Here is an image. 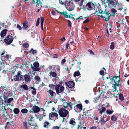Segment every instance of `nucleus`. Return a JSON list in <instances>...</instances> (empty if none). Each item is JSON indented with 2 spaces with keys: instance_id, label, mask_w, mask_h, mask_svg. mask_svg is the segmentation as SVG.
Listing matches in <instances>:
<instances>
[{
  "instance_id": "nucleus-21",
  "label": "nucleus",
  "mask_w": 129,
  "mask_h": 129,
  "mask_svg": "<svg viewBox=\"0 0 129 129\" xmlns=\"http://www.w3.org/2000/svg\"><path fill=\"white\" fill-rule=\"evenodd\" d=\"M50 125V124L47 121H46L44 123V125H43L44 127L47 128H48L49 127Z\"/></svg>"
},
{
  "instance_id": "nucleus-51",
  "label": "nucleus",
  "mask_w": 129,
  "mask_h": 129,
  "mask_svg": "<svg viewBox=\"0 0 129 129\" xmlns=\"http://www.w3.org/2000/svg\"><path fill=\"white\" fill-rule=\"evenodd\" d=\"M100 73L101 75L103 76L104 75V72L103 70L100 71Z\"/></svg>"
},
{
  "instance_id": "nucleus-61",
  "label": "nucleus",
  "mask_w": 129,
  "mask_h": 129,
  "mask_svg": "<svg viewBox=\"0 0 129 129\" xmlns=\"http://www.w3.org/2000/svg\"><path fill=\"white\" fill-rule=\"evenodd\" d=\"M60 40L63 42H64L66 41V39L64 37H63V38L61 39Z\"/></svg>"
},
{
  "instance_id": "nucleus-46",
  "label": "nucleus",
  "mask_w": 129,
  "mask_h": 129,
  "mask_svg": "<svg viewBox=\"0 0 129 129\" xmlns=\"http://www.w3.org/2000/svg\"><path fill=\"white\" fill-rule=\"evenodd\" d=\"M40 18H38L36 22V26H37L39 25L40 23Z\"/></svg>"
},
{
  "instance_id": "nucleus-9",
  "label": "nucleus",
  "mask_w": 129,
  "mask_h": 129,
  "mask_svg": "<svg viewBox=\"0 0 129 129\" xmlns=\"http://www.w3.org/2000/svg\"><path fill=\"white\" fill-rule=\"evenodd\" d=\"M39 63L37 62H35L33 64V66L32 67V69L35 71H38L41 70L39 66Z\"/></svg>"
},
{
  "instance_id": "nucleus-27",
  "label": "nucleus",
  "mask_w": 129,
  "mask_h": 129,
  "mask_svg": "<svg viewBox=\"0 0 129 129\" xmlns=\"http://www.w3.org/2000/svg\"><path fill=\"white\" fill-rule=\"evenodd\" d=\"M13 112L14 113L17 114L19 113L20 112V110L19 109L16 108L14 109L13 110Z\"/></svg>"
},
{
  "instance_id": "nucleus-42",
  "label": "nucleus",
  "mask_w": 129,
  "mask_h": 129,
  "mask_svg": "<svg viewBox=\"0 0 129 129\" xmlns=\"http://www.w3.org/2000/svg\"><path fill=\"white\" fill-rule=\"evenodd\" d=\"M113 112V110H110V109L107 110L106 111V113L108 114H111Z\"/></svg>"
},
{
  "instance_id": "nucleus-37",
  "label": "nucleus",
  "mask_w": 129,
  "mask_h": 129,
  "mask_svg": "<svg viewBox=\"0 0 129 129\" xmlns=\"http://www.w3.org/2000/svg\"><path fill=\"white\" fill-rule=\"evenodd\" d=\"M114 43L113 42H112L111 43V45L110 46V49L113 50L114 49Z\"/></svg>"
},
{
  "instance_id": "nucleus-12",
  "label": "nucleus",
  "mask_w": 129,
  "mask_h": 129,
  "mask_svg": "<svg viewBox=\"0 0 129 129\" xmlns=\"http://www.w3.org/2000/svg\"><path fill=\"white\" fill-rule=\"evenodd\" d=\"M66 84L67 86L70 88L73 87L75 85L74 82L71 81L66 82Z\"/></svg>"
},
{
  "instance_id": "nucleus-29",
  "label": "nucleus",
  "mask_w": 129,
  "mask_h": 129,
  "mask_svg": "<svg viewBox=\"0 0 129 129\" xmlns=\"http://www.w3.org/2000/svg\"><path fill=\"white\" fill-rule=\"evenodd\" d=\"M106 108L105 107H102V109H99V113L100 114H102L103 112L106 110Z\"/></svg>"
},
{
  "instance_id": "nucleus-40",
  "label": "nucleus",
  "mask_w": 129,
  "mask_h": 129,
  "mask_svg": "<svg viewBox=\"0 0 129 129\" xmlns=\"http://www.w3.org/2000/svg\"><path fill=\"white\" fill-rule=\"evenodd\" d=\"M48 92L50 93V95L52 96H53V94L55 93V92H53L52 90L50 89L48 91Z\"/></svg>"
},
{
  "instance_id": "nucleus-36",
  "label": "nucleus",
  "mask_w": 129,
  "mask_h": 129,
  "mask_svg": "<svg viewBox=\"0 0 129 129\" xmlns=\"http://www.w3.org/2000/svg\"><path fill=\"white\" fill-rule=\"evenodd\" d=\"M85 0H80V2L78 4L80 7H81L83 6V5L85 4L84 3L83 4V2H84Z\"/></svg>"
},
{
  "instance_id": "nucleus-44",
  "label": "nucleus",
  "mask_w": 129,
  "mask_h": 129,
  "mask_svg": "<svg viewBox=\"0 0 129 129\" xmlns=\"http://www.w3.org/2000/svg\"><path fill=\"white\" fill-rule=\"evenodd\" d=\"M105 1V0H101V1L102 2L103 5L104 6L105 8H106L107 6L104 2Z\"/></svg>"
},
{
  "instance_id": "nucleus-20",
  "label": "nucleus",
  "mask_w": 129,
  "mask_h": 129,
  "mask_svg": "<svg viewBox=\"0 0 129 129\" xmlns=\"http://www.w3.org/2000/svg\"><path fill=\"white\" fill-rule=\"evenodd\" d=\"M34 79L36 80V83L37 84H38L40 81V78L38 76H37L34 77Z\"/></svg>"
},
{
  "instance_id": "nucleus-28",
  "label": "nucleus",
  "mask_w": 129,
  "mask_h": 129,
  "mask_svg": "<svg viewBox=\"0 0 129 129\" xmlns=\"http://www.w3.org/2000/svg\"><path fill=\"white\" fill-rule=\"evenodd\" d=\"M21 87L23 88L25 90H27L28 89V87L27 85L26 84L22 85L21 86Z\"/></svg>"
},
{
  "instance_id": "nucleus-17",
  "label": "nucleus",
  "mask_w": 129,
  "mask_h": 129,
  "mask_svg": "<svg viewBox=\"0 0 129 129\" xmlns=\"http://www.w3.org/2000/svg\"><path fill=\"white\" fill-rule=\"evenodd\" d=\"M23 26L22 28L25 29H27L28 27V22L27 21H25L23 23Z\"/></svg>"
},
{
  "instance_id": "nucleus-15",
  "label": "nucleus",
  "mask_w": 129,
  "mask_h": 129,
  "mask_svg": "<svg viewBox=\"0 0 129 129\" xmlns=\"http://www.w3.org/2000/svg\"><path fill=\"white\" fill-rule=\"evenodd\" d=\"M84 123H81L80 122L78 125L77 129H84L86 128V127L84 125Z\"/></svg>"
},
{
  "instance_id": "nucleus-56",
  "label": "nucleus",
  "mask_w": 129,
  "mask_h": 129,
  "mask_svg": "<svg viewBox=\"0 0 129 129\" xmlns=\"http://www.w3.org/2000/svg\"><path fill=\"white\" fill-rule=\"evenodd\" d=\"M88 52L90 53L91 54H92L93 55L94 54V53L93 51L91 50H89Z\"/></svg>"
},
{
  "instance_id": "nucleus-35",
  "label": "nucleus",
  "mask_w": 129,
  "mask_h": 129,
  "mask_svg": "<svg viewBox=\"0 0 129 129\" xmlns=\"http://www.w3.org/2000/svg\"><path fill=\"white\" fill-rule=\"evenodd\" d=\"M119 100H120L121 101L123 100L124 99V97L123 95L122 94L120 93L119 94Z\"/></svg>"
},
{
  "instance_id": "nucleus-57",
  "label": "nucleus",
  "mask_w": 129,
  "mask_h": 129,
  "mask_svg": "<svg viewBox=\"0 0 129 129\" xmlns=\"http://www.w3.org/2000/svg\"><path fill=\"white\" fill-rule=\"evenodd\" d=\"M68 25L70 27H71V22L70 21V20H68Z\"/></svg>"
},
{
  "instance_id": "nucleus-8",
  "label": "nucleus",
  "mask_w": 129,
  "mask_h": 129,
  "mask_svg": "<svg viewBox=\"0 0 129 129\" xmlns=\"http://www.w3.org/2000/svg\"><path fill=\"white\" fill-rule=\"evenodd\" d=\"M13 38L11 35H8L4 39V41L8 45L11 44L13 41Z\"/></svg>"
},
{
  "instance_id": "nucleus-5",
  "label": "nucleus",
  "mask_w": 129,
  "mask_h": 129,
  "mask_svg": "<svg viewBox=\"0 0 129 129\" xmlns=\"http://www.w3.org/2000/svg\"><path fill=\"white\" fill-rule=\"evenodd\" d=\"M62 101L63 102L62 105L64 108H67L69 110H71L72 109V104L71 102L68 103L63 100H62Z\"/></svg>"
},
{
  "instance_id": "nucleus-62",
  "label": "nucleus",
  "mask_w": 129,
  "mask_h": 129,
  "mask_svg": "<svg viewBox=\"0 0 129 129\" xmlns=\"http://www.w3.org/2000/svg\"><path fill=\"white\" fill-rule=\"evenodd\" d=\"M69 43H68L67 44H66V49H67L68 48V47H69Z\"/></svg>"
},
{
  "instance_id": "nucleus-39",
  "label": "nucleus",
  "mask_w": 129,
  "mask_h": 129,
  "mask_svg": "<svg viewBox=\"0 0 129 129\" xmlns=\"http://www.w3.org/2000/svg\"><path fill=\"white\" fill-rule=\"evenodd\" d=\"M21 112L22 113H26L28 112V110L26 109H23L21 110Z\"/></svg>"
},
{
  "instance_id": "nucleus-33",
  "label": "nucleus",
  "mask_w": 129,
  "mask_h": 129,
  "mask_svg": "<svg viewBox=\"0 0 129 129\" xmlns=\"http://www.w3.org/2000/svg\"><path fill=\"white\" fill-rule=\"evenodd\" d=\"M60 13H61V12ZM61 13L64 16V17L66 18H71V16H69L67 15V13L66 12H63L62 13Z\"/></svg>"
},
{
  "instance_id": "nucleus-53",
  "label": "nucleus",
  "mask_w": 129,
  "mask_h": 129,
  "mask_svg": "<svg viewBox=\"0 0 129 129\" xmlns=\"http://www.w3.org/2000/svg\"><path fill=\"white\" fill-rule=\"evenodd\" d=\"M52 129H59V127L57 126H54L52 127Z\"/></svg>"
},
{
  "instance_id": "nucleus-24",
  "label": "nucleus",
  "mask_w": 129,
  "mask_h": 129,
  "mask_svg": "<svg viewBox=\"0 0 129 129\" xmlns=\"http://www.w3.org/2000/svg\"><path fill=\"white\" fill-rule=\"evenodd\" d=\"M5 58L6 59H4V57L3 56H2L1 57V59L3 61H5V60H6V59H8L9 58V55L8 54H6L5 56Z\"/></svg>"
},
{
  "instance_id": "nucleus-1",
  "label": "nucleus",
  "mask_w": 129,
  "mask_h": 129,
  "mask_svg": "<svg viewBox=\"0 0 129 129\" xmlns=\"http://www.w3.org/2000/svg\"><path fill=\"white\" fill-rule=\"evenodd\" d=\"M111 80L112 81H113L114 82L115 84L112 85V87L115 89L114 91H116L117 89V87L116 86H119L121 84L120 82V79L119 77L118 76H112V78H110Z\"/></svg>"
},
{
  "instance_id": "nucleus-13",
  "label": "nucleus",
  "mask_w": 129,
  "mask_h": 129,
  "mask_svg": "<svg viewBox=\"0 0 129 129\" xmlns=\"http://www.w3.org/2000/svg\"><path fill=\"white\" fill-rule=\"evenodd\" d=\"M49 116L51 117H55L56 119H57L58 118V115L55 112H52L49 114Z\"/></svg>"
},
{
  "instance_id": "nucleus-18",
  "label": "nucleus",
  "mask_w": 129,
  "mask_h": 129,
  "mask_svg": "<svg viewBox=\"0 0 129 129\" xmlns=\"http://www.w3.org/2000/svg\"><path fill=\"white\" fill-rule=\"evenodd\" d=\"M69 123L72 125H75L76 124L75 119L72 118L70 120Z\"/></svg>"
},
{
  "instance_id": "nucleus-26",
  "label": "nucleus",
  "mask_w": 129,
  "mask_h": 129,
  "mask_svg": "<svg viewBox=\"0 0 129 129\" xmlns=\"http://www.w3.org/2000/svg\"><path fill=\"white\" fill-rule=\"evenodd\" d=\"M50 74L52 77H55L57 76L56 73L54 72H53L52 71H51L49 73Z\"/></svg>"
},
{
  "instance_id": "nucleus-19",
  "label": "nucleus",
  "mask_w": 129,
  "mask_h": 129,
  "mask_svg": "<svg viewBox=\"0 0 129 129\" xmlns=\"http://www.w3.org/2000/svg\"><path fill=\"white\" fill-rule=\"evenodd\" d=\"M7 29H4L3 30L1 33V36L2 37H3L6 35V33L7 31Z\"/></svg>"
},
{
  "instance_id": "nucleus-6",
  "label": "nucleus",
  "mask_w": 129,
  "mask_h": 129,
  "mask_svg": "<svg viewBox=\"0 0 129 129\" xmlns=\"http://www.w3.org/2000/svg\"><path fill=\"white\" fill-rule=\"evenodd\" d=\"M9 94L7 93H6L5 92H4V102L6 104H9L10 103L11 101L13 100V98H11L8 99L6 96H8Z\"/></svg>"
},
{
  "instance_id": "nucleus-58",
  "label": "nucleus",
  "mask_w": 129,
  "mask_h": 129,
  "mask_svg": "<svg viewBox=\"0 0 129 129\" xmlns=\"http://www.w3.org/2000/svg\"><path fill=\"white\" fill-rule=\"evenodd\" d=\"M97 128L96 127L94 126H93L91 127L89 129H97Z\"/></svg>"
},
{
  "instance_id": "nucleus-30",
  "label": "nucleus",
  "mask_w": 129,
  "mask_h": 129,
  "mask_svg": "<svg viewBox=\"0 0 129 129\" xmlns=\"http://www.w3.org/2000/svg\"><path fill=\"white\" fill-rule=\"evenodd\" d=\"M59 3L61 5H64L66 6V4L64 3L67 1V0H59Z\"/></svg>"
},
{
  "instance_id": "nucleus-22",
  "label": "nucleus",
  "mask_w": 129,
  "mask_h": 129,
  "mask_svg": "<svg viewBox=\"0 0 129 129\" xmlns=\"http://www.w3.org/2000/svg\"><path fill=\"white\" fill-rule=\"evenodd\" d=\"M104 116H103V117L101 118V120H100V121L102 124H105L106 121H107V119L106 120H105L104 119Z\"/></svg>"
},
{
  "instance_id": "nucleus-49",
  "label": "nucleus",
  "mask_w": 129,
  "mask_h": 129,
  "mask_svg": "<svg viewBox=\"0 0 129 129\" xmlns=\"http://www.w3.org/2000/svg\"><path fill=\"white\" fill-rule=\"evenodd\" d=\"M115 2L116 3L114 2V4H115V5H117L118 6H119L120 4V3L118 2V1H115Z\"/></svg>"
},
{
  "instance_id": "nucleus-31",
  "label": "nucleus",
  "mask_w": 129,
  "mask_h": 129,
  "mask_svg": "<svg viewBox=\"0 0 129 129\" xmlns=\"http://www.w3.org/2000/svg\"><path fill=\"white\" fill-rule=\"evenodd\" d=\"M29 46V44L27 42L24 43L23 44V46L24 48H27Z\"/></svg>"
},
{
  "instance_id": "nucleus-32",
  "label": "nucleus",
  "mask_w": 129,
  "mask_h": 129,
  "mask_svg": "<svg viewBox=\"0 0 129 129\" xmlns=\"http://www.w3.org/2000/svg\"><path fill=\"white\" fill-rule=\"evenodd\" d=\"M117 117L115 115H113L111 117V119L113 121H115L117 119Z\"/></svg>"
},
{
  "instance_id": "nucleus-45",
  "label": "nucleus",
  "mask_w": 129,
  "mask_h": 129,
  "mask_svg": "<svg viewBox=\"0 0 129 129\" xmlns=\"http://www.w3.org/2000/svg\"><path fill=\"white\" fill-rule=\"evenodd\" d=\"M111 11L112 13H113L114 15H115V13L117 12L116 10L113 8L111 10Z\"/></svg>"
},
{
  "instance_id": "nucleus-59",
  "label": "nucleus",
  "mask_w": 129,
  "mask_h": 129,
  "mask_svg": "<svg viewBox=\"0 0 129 129\" xmlns=\"http://www.w3.org/2000/svg\"><path fill=\"white\" fill-rule=\"evenodd\" d=\"M37 51L36 50H34L33 51L32 53L33 54H36L37 53Z\"/></svg>"
},
{
  "instance_id": "nucleus-55",
  "label": "nucleus",
  "mask_w": 129,
  "mask_h": 129,
  "mask_svg": "<svg viewBox=\"0 0 129 129\" xmlns=\"http://www.w3.org/2000/svg\"><path fill=\"white\" fill-rule=\"evenodd\" d=\"M66 60L65 59H63L61 61V63L62 64H63L66 62Z\"/></svg>"
},
{
  "instance_id": "nucleus-4",
  "label": "nucleus",
  "mask_w": 129,
  "mask_h": 129,
  "mask_svg": "<svg viewBox=\"0 0 129 129\" xmlns=\"http://www.w3.org/2000/svg\"><path fill=\"white\" fill-rule=\"evenodd\" d=\"M22 72L20 71H17V74L14 77V80L15 81H21L23 79V75H22Z\"/></svg>"
},
{
  "instance_id": "nucleus-16",
  "label": "nucleus",
  "mask_w": 129,
  "mask_h": 129,
  "mask_svg": "<svg viewBox=\"0 0 129 129\" xmlns=\"http://www.w3.org/2000/svg\"><path fill=\"white\" fill-rule=\"evenodd\" d=\"M92 8V9H94L95 10H98V9L100 8H101V7L100 4H98L96 5L95 4L94 5L93 4V6Z\"/></svg>"
},
{
  "instance_id": "nucleus-52",
  "label": "nucleus",
  "mask_w": 129,
  "mask_h": 129,
  "mask_svg": "<svg viewBox=\"0 0 129 129\" xmlns=\"http://www.w3.org/2000/svg\"><path fill=\"white\" fill-rule=\"evenodd\" d=\"M37 4H39V5H40L41 7L42 6V3L41 2L40 0L38 1L37 2Z\"/></svg>"
},
{
  "instance_id": "nucleus-48",
  "label": "nucleus",
  "mask_w": 129,
  "mask_h": 129,
  "mask_svg": "<svg viewBox=\"0 0 129 129\" xmlns=\"http://www.w3.org/2000/svg\"><path fill=\"white\" fill-rule=\"evenodd\" d=\"M26 122H25L23 123V125L24 126L25 128V129H27L28 128V127L27 126V125Z\"/></svg>"
},
{
  "instance_id": "nucleus-25",
  "label": "nucleus",
  "mask_w": 129,
  "mask_h": 129,
  "mask_svg": "<svg viewBox=\"0 0 129 129\" xmlns=\"http://www.w3.org/2000/svg\"><path fill=\"white\" fill-rule=\"evenodd\" d=\"M28 123L31 126H37V124L35 122L32 121L30 122V121L28 122Z\"/></svg>"
},
{
  "instance_id": "nucleus-60",
  "label": "nucleus",
  "mask_w": 129,
  "mask_h": 129,
  "mask_svg": "<svg viewBox=\"0 0 129 129\" xmlns=\"http://www.w3.org/2000/svg\"><path fill=\"white\" fill-rule=\"evenodd\" d=\"M89 20L88 19H87L86 20H85L84 21H83V22L84 23H86L88 22Z\"/></svg>"
},
{
  "instance_id": "nucleus-14",
  "label": "nucleus",
  "mask_w": 129,
  "mask_h": 129,
  "mask_svg": "<svg viewBox=\"0 0 129 129\" xmlns=\"http://www.w3.org/2000/svg\"><path fill=\"white\" fill-rule=\"evenodd\" d=\"M32 109L33 111L35 113H38L40 110V108L37 106H33Z\"/></svg>"
},
{
  "instance_id": "nucleus-7",
  "label": "nucleus",
  "mask_w": 129,
  "mask_h": 129,
  "mask_svg": "<svg viewBox=\"0 0 129 129\" xmlns=\"http://www.w3.org/2000/svg\"><path fill=\"white\" fill-rule=\"evenodd\" d=\"M55 89L57 93L59 94L60 93L62 92L64 90V87L60 84L56 85L55 87Z\"/></svg>"
},
{
  "instance_id": "nucleus-11",
  "label": "nucleus",
  "mask_w": 129,
  "mask_h": 129,
  "mask_svg": "<svg viewBox=\"0 0 129 129\" xmlns=\"http://www.w3.org/2000/svg\"><path fill=\"white\" fill-rule=\"evenodd\" d=\"M31 79L30 75L28 74H26L23 75V79L22 80H24L26 82H29Z\"/></svg>"
},
{
  "instance_id": "nucleus-47",
  "label": "nucleus",
  "mask_w": 129,
  "mask_h": 129,
  "mask_svg": "<svg viewBox=\"0 0 129 129\" xmlns=\"http://www.w3.org/2000/svg\"><path fill=\"white\" fill-rule=\"evenodd\" d=\"M17 28L19 30H21L22 28L18 24H17Z\"/></svg>"
},
{
  "instance_id": "nucleus-41",
  "label": "nucleus",
  "mask_w": 129,
  "mask_h": 129,
  "mask_svg": "<svg viewBox=\"0 0 129 129\" xmlns=\"http://www.w3.org/2000/svg\"><path fill=\"white\" fill-rule=\"evenodd\" d=\"M3 116H6L8 114L7 113L6 109H5V110H3Z\"/></svg>"
},
{
  "instance_id": "nucleus-38",
  "label": "nucleus",
  "mask_w": 129,
  "mask_h": 129,
  "mask_svg": "<svg viewBox=\"0 0 129 129\" xmlns=\"http://www.w3.org/2000/svg\"><path fill=\"white\" fill-rule=\"evenodd\" d=\"M76 107L80 110H81L82 109V106L81 104H78L77 105Z\"/></svg>"
},
{
  "instance_id": "nucleus-54",
  "label": "nucleus",
  "mask_w": 129,
  "mask_h": 129,
  "mask_svg": "<svg viewBox=\"0 0 129 129\" xmlns=\"http://www.w3.org/2000/svg\"><path fill=\"white\" fill-rule=\"evenodd\" d=\"M32 93L34 95H35L36 93V90H34L32 91Z\"/></svg>"
},
{
  "instance_id": "nucleus-64",
  "label": "nucleus",
  "mask_w": 129,
  "mask_h": 129,
  "mask_svg": "<svg viewBox=\"0 0 129 129\" xmlns=\"http://www.w3.org/2000/svg\"><path fill=\"white\" fill-rule=\"evenodd\" d=\"M85 102L86 104H88L89 103V102L87 100H86L85 101Z\"/></svg>"
},
{
  "instance_id": "nucleus-50",
  "label": "nucleus",
  "mask_w": 129,
  "mask_h": 129,
  "mask_svg": "<svg viewBox=\"0 0 129 129\" xmlns=\"http://www.w3.org/2000/svg\"><path fill=\"white\" fill-rule=\"evenodd\" d=\"M13 121H12L11 122H7V125H11L12 124H13Z\"/></svg>"
},
{
  "instance_id": "nucleus-2",
  "label": "nucleus",
  "mask_w": 129,
  "mask_h": 129,
  "mask_svg": "<svg viewBox=\"0 0 129 129\" xmlns=\"http://www.w3.org/2000/svg\"><path fill=\"white\" fill-rule=\"evenodd\" d=\"M101 8L98 9V10H96L95 11V13H99L100 14H103L105 13L106 14V16H103V15H101L100 16L101 17L103 18H105V20L106 21H108L109 19L110 18V14L107 12H104L101 9Z\"/></svg>"
},
{
  "instance_id": "nucleus-63",
  "label": "nucleus",
  "mask_w": 129,
  "mask_h": 129,
  "mask_svg": "<svg viewBox=\"0 0 129 129\" xmlns=\"http://www.w3.org/2000/svg\"><path fill=\"white\" fill-rule=\"evenodd\" d=\"M55 12L54 11H53L51 12V14L53 15H55Z\"/></svg>"
},
{
  "instance_id": "nucleus-10",
  "label": "nucleus",
  "mask_w": 129,
  "mask_h": 129,
  "mask_svg": "<svg viewBox=\"0 0 129 129\" xmlns=\"http://www.w3.org/2000/svg\"><path fill=\"white\" fill-rule=\"evenodd\" d=\"M93 4L92 2H88L83 5V8L84 9L88 8L90 9H92Z\"/></svg>"
},
{
  "instance_id": "nucleus-23",
  "label": "nucleus",
  "mask_w": 129,
  "mask_h": 129,
  "mask_svg": "<svg viewBox=\"0 0 129 129\" xmlns=\"http://www.w3.org/2000/svg\"><path fill=\"white\" fill-rule=\"evenodd\" d=\"M44 18L42 17H41V27L42 30H43V25L44 23Z\"/></svg>"
},
{
  "instance_id": "nucleus-3",
  "label": "nucleus",
  "mask_w": 129,
  "mask_h": 129,
  "mask_svg": "<svg viewBox=\"0 0 129 129\" xmlns=\"http://www.w3.org/2000/svg\"><path fill=\"white\" fill-rule=\"evenodd\" d=\"M59 114L60 116L64 117H66L68 114H69V111L64 108H60L59 111Z\"/></svg>"
},
{
  "instance_id": "nucleus-34",
  "label": "nucleus",
  "mask_w": 129,
  "mask_h": 129,
  "mask_svg": "<svg viewBox=\"0 0 129 129\" xmlns=\"http://www.w3.org/2000/svg\"><path fill=\"white\" fill-rule=\"evenodd\" d=\"M80 75V73L79 71L75 72L73 75L74 76V77H76V76H79Z\"/></svg>"
},
{
  "instance_id": "nucleus-43",
  "label": "nucleus",
  "mask_w": 129,
  "mask_h": 129,
  "mask_svg": "<svg viewBox=\"0 0 129 129\" xmlns=\"http://www.w3.org/2000/svg\"><path fill=\"white\" fill-rule=\"evenodd\" d=\"M49 87L51 89H54V87L55 86V85L52 84H50L49 85Z\"/></svg>"
}]
</instances>
